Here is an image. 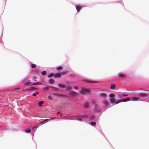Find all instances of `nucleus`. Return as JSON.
<instances>
[{
	"label": "nucleus",
	"instance_id": "nucleus-33",
	"mask_svg": "<svg viewBox=\"0 0 149 149\" xmlns=\"http://www.w3.org/2000/svg\"><path fill=\"white\" fill-rule=\"evenodd\" d=\"M40 84V83L37 82V83H33L32 85H38Z\"/></svg>",
	"mask_w": 149,
	"mask_h": 149
},
{
	"label": "nucleus",
	"instance_id": "nucleus-26",
	"mask_svg": "<svg viewBox=\"0 0 149 149\" xmlns=\"http://www.w3.org/2000/svg\"><path fill=\"white\" fill-rule=\"evenodd\" d=\"M31 131L30 129H26L25 130V132L26 133H30Z\"/></svg>",
	"mask_w": 149,
	"mask_h": 149
},
{
	"label": "nucleus",
	"instance_id": "nucleus-8",
	"mask_svg": "<svg viewBox=\"0 0 149 149\" xmlns=\"http://www.w3.org/2000/svg\"><path fill=\"white\" fill-rule=\"evenodd\" d=\"M103 103L106 106H107L109 104L108 101L107 100H104L103 101Z\"/></svg>",
	"mask_w": 149,
	"mask_h": 149
},
{
	"label": "nucleus",
	"instance_id": "nucleus-37",
	"mask_svg": "<svg viewBox=\"0 0 149 149\" xmlns=\"http://www.w3.org/2000/svg\"><path fill=\"white\" fill-rule=\"evenodd\" d=\"M128 96V95H127V94H123L122 95V97H124V96Z\"/></svg>",
	"mask_w": 149,
	"mask_h": 149
},
{
	"label": "nucleus",
	"instance_id": "nucleus-30",
	"mask_svg": "<svg viewBox=\"0 0 149 149\" xmlns=\"http://www.w3.org/2000/svg\"><path fill=\"white\" fill-rule=\"evenodd\" d=\"M99 107L97 105H95V110L97 111V109Z\"/></svg>",
	"mask_w": 149,
	"mask_h": 149
},
{
	"label": "nucleus",
	"instance_id": "nucleus-9",
	"mask_svg": "<svg viewBox=\"0 0 149 149\" xmlns=\"http://www.w3.org/2000/svg\"><path fill=\"white\" fill-rule=\"evenodd\" d=\"M131 98V100L133 101H138L139 100V98L138 97H133Z\"/></svg>",
	"mask_w": 149,
	"mask_h": 149
},
{
	"label": "nucleus",
	"instance_id": "nucleus-24",
	"mask_svg": "<svg viewBox=\"0 0 149 149\" xmlns=\"http://www.w3.org/2000/svg\"><path fill=\"white\" fill-rule=\"evenodd\" d=\"M90 124L92 126H95L96 124V123L95 122H92L90 123Z\"/></svg>",
	"mask_w": 149,
	"mask_h": 149
},
{
	"label": "nucleus",
	"instance_id": "nucleus-19",
	"mask_svg": "<svg viewBox=\"0 0 149 149\" xmlns=\"http://www.w3.org/2000/svg\"><path fill=\"white\" fill-rule=\"evenodd\" d=\"M77 120L79 121H82L83 120V119L81 118L80 117V116H77Z\"/></svg>",
	"mask_w": 149,
	"mask_h": 149
},
{
	"label": "nucleus",
	"instance_id": "nucleus-47",
	"mask_svg": "<svg viewBox=\"0 0 149 149\" xmlns=\"http://www.w3.org/2000/svg\"><path fill=\"white\" fill-rule=\"evenodd\" d=\"M35 128V127H34L33 128Z\"/></svg>",
	"mask_w": 149,
	"mask_h": 149
},
{
	"label": "nucleus",
	"instance_id": "nucleus-20",
	"mask_svg": "<svg viewBox=\"0 0 149 149\" xmlns=\"http://www.w3.org/2000/svg\"><path fill=\"white\" fill-rule=\"evenodd\" d=\"M86 81L88 83H97V82L95 81Z\"/></svg>",
	"mask_w": 149,
	"mask_h": 149
},
{
	"label": "nucleus",
	"instance_id": "nucleus-42",
	"mask_svg": "<svg viewBox=\"0 0 149 149\" xmlns=\"http://www.w3.org/2000/svg\"><path fill=\"white\" fill-rule=\"evenodd\" d=\"M55 118V117H53V118H50L49 119H51V120H52V119H54V118Z\"/></svg>",
	"mask_w": 149,
	"mask_h": 149
},
{
	"label": "nucleus",
	"instance_id": "nucleus-14",
	"mask_svg": "<svg viewBox=\"0 0 149 149\" xmlns=\"http://www.w3.org/2000/svg\"><path fill=\"white\" fill-rule=\"evenodd\" d=\"M107 96V94L105 93H102L100 95V96L101 97H106Z\"/></svg>",
	"mask_w": 149,
	"mask_h": 149
},
{
	"label": "nucleus",
	"instance_id": "nucleus-1",
	"mask_svg": "<svg viewBox=\"0 0 149 149\" xmlns=\"http://www.w3.org/2000/svg\"><path fill=\"white\" fill-rule=\"evenodd\" d=\"M89 91V90L86 88L81 87V91H79L80 93L83 95H85L86 93Z\"/></svg>",
	"mask_w": 149,
	"mask_h": 149
},
{
	"label": "nucleus",
	"instance_id": "nucleus-40",
	"mask_svg": "<svg viewBox=\"0 0 149 149\" xmlns=\"http://www.w3.org/2000/svg\"><path fill=\"white\" fill-rule=\"evenodd\" d=\"M20 89V88H15L14 89V90H19Z\"/></svg>",
	"mask_w": 149,
	"mask_h": 149
},
{
	"label": "nucleus",
	"instance_id": "nucleus-44",
	"mask_svg": "<svg viewBox=\"0 0 149 149\" xmlns=\"http://www.w3.org/2000/svg\"><path fill=\"white\" fill-rule=\"evenodd\" d=\"M60 113V111H58L57 112V114L58 115V114Z\"/></svg>",
	"mask_w": 149,
	"mask_h": 149
},
{
	"label": "nucleus",
	"instance_id": "nucleus-15",
	"mask_svg": "<svg viewBox=\"0 0 149 149\" xmlns=\"http://www.w3.org/2000/svg\"><path fill=\"white\" fill-rule=\"evenodd\" d=\"M116 88L115 85L113 84H112L110 86V88L111 89H115Z\"/></svg>",
	"mask_w": 149,
	"mask_h": 149
},
{
	"label": "nucleus",
	"instance_id": "nucleus-11",
	"mask_svg": "<svg viewBox=\"0 0 149 149\" xmlns=\"http://www.w3.org/2000/svg\"><path fill=\"white\" fill-rule=\"evenodd\" d=\"M65 88V90L66 91H70L72 89L71 87L70 86H67Z\"/></svg>",
	"mask_w": 149,
	"mask_h": 149
},
{
	"label": "nucleus",
	"instance_id": "nucleus-28",
	"mask_svg": "<svg viewBox=\"0 0 149 149\" xmlns=\"http://www.w3.org/2000/svg\"><path fill=\"white\" fill-rule=\"evenodd\" d=\"M36 89V88H35L34 87H31L30 88V89H29V90H32L33 91H35Z\"/></svg>",
	"mask_w": 149,
	"mask_h": 149
},
{
	"label": "nucleus",
	"instance_id": "nucleus-46",
	"mask_svg": "<svg viewBox=\"0 0 149 149\" xmlns=\"http://www.w3.org/2000/svg\"><path fill=\"white\" fill-rule=\"evenodd\" d=\"M62 114H61L60 115V116H61L62 115Z\"/></svg>",
	"mask_w": 149,
	"mask_h": 149
},
{
	"label": "nucleus",
	"instance_id": "nucleus-23",
	"mask_svg": "<svg viewBox=\"0 0 149 149\" xmlns=\"http://www.w3.org/2000/svg\"><path fill=\"white\" fill-rule=\"evenodd\" d=\"M39 93V92L37 91H36L35 93L33 94V96H35L38 95Z\"/></svg>",
	"mask_w": 149,
	"mask_h": 149
},
{
	"label": "nucleus",
	"instance_id": "nucleus-12",
	"mask_svg": "<svg viewBox=\"0 0 149 149\" xmlns=\"http://www.w3.org/2000/svg\"><path fill=\"white\" fill-rule=\"evenodd\" d=\"M110 101L111 104H113L115 102V98H110Z\"/></svg>",
	"mask_w": 149,
	"mask_h": 149
},
{
	"label": "nucleus",
	"instance_id": "nucleus-4",
	"mask_svg": "<svg viewBox=\"0 0 149 149\" xmlns=\"http://www.w3.org/2000/svg\"><path fill=\"white\" fill-rule=\"evenodd\" d=\"M84 107L85 108H88L90 107V105L88 102L85 103Z\"/></svg>",
	"mask_w": 149,
	"mask_h": 149
},
{
	"label": "nucleus",
	"instance_id": "nucleus-39",
	"mask_svg": "<svg viewBox=\"0 0 149 149\" xmlns=\"http://www.w3.org/2000/svg\"><path fill=\"white\" fill-rule=\"evenodd\" d=\"M48 98H49V99L50 100H52V97H51V96H50V95H49V96H48Z\"/></svg>",
	"mask_w": 149,
	"mask_h": 149
},
{
	"label": "nucleus",
	"instance_id": "nucleus-10",
	"mask_svg": "<svg viewBox=\"0 0 149 149\" xmlns=\"http://www.w3.org/2000/svg\"><path fill=\"white\" fill-rule=\"evenodd\" d=\"M54 77L60 78L61 77V75L60 73H56V74H55L54 75Z\"/></svg>",
	"mask_w": 149,
	"mask_h": 149
},
{
	"label": "nucleus",
	"instance_id": "nucleus-35",
	"mask_svg": "<svg viewBox=\"0 0 149 149\" xmlns=\"http://www.w3.org/2000/svg\"><path fill=\"white\" fill-rule=\"evenodd\" d=\"M43 89L45 90H48L49 89V87H44Z\"/></svg>",
	"mask_w": 149,
	"mask_h": 149
},
{
	"label": "nucleus",
	"instance_id": "nucleus-2",
	"mask_svg": "<svg viewBox=\"0 0 149 149\" xmlns=\"http://www.w3.org/2000/svg\"><path fill=\"white\" fill-rule=\"evenodd\" d=\"M78 93L74 91H72L70 92V95L72 97H74L76 96Z\"/></svg>",
	"mask_w": 149,
	"mask_h": 149
},
{
	"label": "nucleus",
	"instance_id": "nucleus-13",
	"mask_svg": "<svg viewBox=\"0 0 149 149\" xmlns=\"http://www.w3.org/2000/svg\"><path fill=\"white\" fill-rule=\"evenodd\" d=\"M49 82L50 84H54V80L52 79H50L49 80Z\"/></svg>",
	"mask_w": 149,
	"mask_h": 149
},
{
	"label": "nucleus",
	"instance_id": "nucleus-16",
	"mask_svg": "<svg viewBox=\"0 0 149 149\" xmlns=\"http://www.w3.org/2000/svg\"><path fill=\"white\" fill-rule=\"evenodd\" d=\"M115 95L113 94V93H111V94H110L109 95V97H110L111 98H114V97H115Z\"/></svg>",
	"mask_w": 149,
	"mask_h": 149
},
{
	"label": "nucleus",
	"instance_id": "nucleus-5",
	"mask_svg": "<svg viewBox=\"0 0 149 149\" xmlns=\"http://www.w3.org/2000/svg\"><path fill=\"white\" fill-rule=\"evenodd\" d=\"M118 75L119 77L125 78L126 77V75L123 73H120Z\"/></svg>",
	"mask_w": 149,
	"mask_h": 149
},
{
	"label": "nucleus",
	"instance_id": "nucleus-18",
	"mask_svg": "<svg viewBox=\"0 0 149 149\" xmlns=\"http://www.w3.org/2000/svg\"><path fill=\"white\" fill-rule=\"evenodd\" d=\"M31 83L30 82H27L24 83L23 85L24 86H26L29 84H31Z\"/></svg>",
	"mask_w": 149,
	"mask_h": 149
},
{
	"label": "nucleus",
	"instance_id": "nucleus-29",
	"mask_svg": "<svg viewBox=\"0 0 149 149\" xmlns=\"http://www.w3.org/2000/svg\"><path fill=\"white\" fill-rule=\"evenodd\" d=\"M121 102V100H119L115 102V104H118L120 102Z\"/></svg>",
	"mask_w": 149,
	"mask_h": 149
},
{
	"label": "nucleus",
	"instance_id": "nucleus-22",
	"mask_svg": "<svg viewBox=\"0 0 149 149\" xmlns=\"http://www.w3.org/2000/svg\"><path fill=\"white\" fill-rule=\"evenodd\" d=\"M44 103V102L42 101H40L38 103V105L40 106H41L42 104Z\"/></svg>",
	"mask_w": 149,
	"mask_h": 149
},
{
	"label": "nucleus",
	"instance_id": "nucleus-32",
	"mask_svg": "<svg viewBox=\"0 0 149 149\" xmlns=\"http://www.w3.org/2000/svg\"><path fill=\"white\" fill-rule=\"evenodd\" d=\"M46 74V72L45 71H43L41 74L43 75H45Z\"/></svg>",
	"mask_w": 149,
	"mask_h": 149
},
{
	"label": "nucleus",
	"instance_id": "nucleus-25",
	"mask_svg": "<svg viewBox=\"0 0 149 149\" xmlns=\"http://www.w3.org/2000/svg\"><path fill=\"white\" fill-rule=\"evenodd\" d=\"M54 75V74L53 73H51L50 74H49L48 76V77L49 78L51 77Z\"/></svg>",
	"mask_w": 149,
	"mask_h": 149
},
{
	"label": "nucleus",
	"instance_id": "nucleus-41",
	"mask_svg": "<svg viewBox=\"0 0 149 149\" xmlns=\"http://www.w3.org/2000/svg\"><path fill=\"white\" fill-rule=\"evenodd\" d=\"M88 117L87 116L84 115L81 118H82V117Z\"/></svg>",
	"mask_w": 149,
	"mask_h": 149
},
{
	"label": "nucleus",
	"instance_id": "nucleus-34",
	"mask_svg": "<svg viewBox=\"0 0 149 149\" xmlns=\"http://www.w3.org/2000/svg\"><path fill=\"white\" fill-rule=\"evenodd\" d=\"M51 87L52 88L56 90H58V88H56V87H53V86H52Z\"/></svg>",
	"mask_w": 149,
	"mask_h": 149
},
{
	"label": "nucleus",
	"instance_id": "nucleus-6",
	"mask_svg": "<svg viewBox=\"0 0 149 149\" xmlns=\"http://www.w3.org/2000/svg\"><path fill=\"white\" fill-rule=\"evenodd\" d=\"M53 95H54L55 96H59L60 97H66L67 96L65 95H63L60 94H57L56 93H54L53 94Z\"/></svg>",
	"mask_w": 149,
	"mask_h": 149
},
{
	"label": "nucleus",
	"instance_id": "nucleus-38",
	"mask_svg": "<svg viewBox=\"0 0 149 149\" xmlns=\"http://www.w3.org/2000/svg\"><path fill=\"white\" fill-rule=\"evenodd\" d=\"M95 118L94 116H91V119L93 120V118Z\"/></svg>",
	"mask_w": 149,
	"mask_h": 149
},
{
	"label": "nucleus",
	"instance_id": "nucleus-27",
	"mask_svg": "<svg viewBox=\"0 0 149 149\" xmlns=\"http://www.w3.org/2000/svg\"><path fill=\"white\" fill-rule=\"evenodd\" d=\"M31 67L32 68H36V65L35 64H32L31 65Z\"/></svg>",
	"mask_w": 149,
	"mask_h": 149
},
{
	"label": "nucleus",
	"instance_id": "nucleus-43",
	"mask_svg": "<svg viewBox=\"0 0 149 149\" xmlns=\"http://www.w3.org/2000/svg\"><path fill=\"white\" fill-rule=\"evenodd\" d=\"M48 120V119H45V120H44L43 121H44V122H45V121H47Z\"/></svg>",
	"mask_w": 149,
	"mask_h": 149
},
{
	"label": "nucleus",
	"instance_id": "nucleus-31",
	"mask_svg": "<svg viewBox=\"0 0 149 149\" xmlns=\"http://www.w3.org/2000/svg\"><path fill=\"white\" fill-rule=\"evenodd\" d=\"M62 67L61 66L58 67L56 69L57 70H61L62 69Z\"/></svg>",
	"mask_w": 149,
	"mask_h": 149
},
{
	"label": "nucleus",
	"instance_id": "nucleus-3",
	"mask_svg": "<svg viewBox=\"0 0 149 149\" xmlns=\"http://www.w3.org/2000/svg\"><path fill=\"white\" fill-rule=\"evenodd\" d=\"M121 102H126L127 101H129L131 100V98L130 97H129L128 98H126L125 99L121 100Z\"/></svg>",
	"mask_w": 149,
	"mask_h": 149
},
{
	"label": "nucleus",
	"instance_id": "nucleus-21",
	"mask_svg": "<svg viewBox=\"0 0 149 149\" xmlns=\"http://www.w3.org/2000/svg\"><path fill=\"white\" fill-rule=\"evenodd\" d=\"M76 8L77 12L79 11L81 9V8L79 6H76Z\"/></svg>",
	"mask_w": 149,
	"mask_h": 149
},
{
	"label": "nucleus",
	"instance_id": "nucleus-17",
	"mask_svg": "<svg viewBox=\"0 0 149 149\" xmlns=\"http://www.w3.org/2000/svg\"><path fill=\"white\" fill-rule=\"evenodd\" d=\"M140 96L145 97L146 96V94L145 93H141L139 94Z\"/></svg>",
	"mask_w": 149,
	"mask_h": 149
},
{
	"label": "nucleus",
	"instance_id": "nucleus-45",
	"mask_svg": "<svg viewBox=\"0 0 149 149\" xmlns=\"http://www.w3.org/2000/svg\"><path fill=\"white\" fill-rule=\"evenodd\" d=\"M44 122V121H42V122H41V123H43V122Z\"/></svg>",
	"mask_w": 149,
	"mask_h": 149
},
{
	"label": "nucleus",
	"instance_id": "nucleus-36",
	"mask_svg": "<svg viewBox=\"0 0 149 149\" xmlns=\"http://www.w3.org/2000/svg\"><path fill=\"white\" fill-rule=\"evenodd\" d=\"M74 88L75 90H78L79 89L78 87H77V86H74Z\"/></svg>",
	"mask_w": 149,
	"mask_h": 149
},
{
	"label": "nucleus",
	"instance_id": "nucleus-7",
	"mask_svg": "<svg viewBox=\"0 0 149 149\" xmlns=\"http://www.w3.org/2000/svg\"><path fill=\"white\" fill-rule=\"evenodd\" d=\"M59 87L61 88H63L66 87L65 86L64 84H58Z\"/></svg>",
	"mask_w": 149,
	"mask_h": 149
}]
</instances>
